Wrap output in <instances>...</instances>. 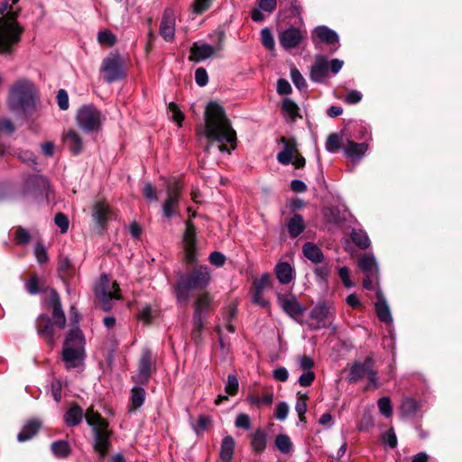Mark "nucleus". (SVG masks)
<instances>
[{"label":"nucleus","mask_w":462,"mask_h":462,"mask_svg":"<svg viewBox=\"0 0 462 462\" xmlns=\"http://www.w3.org/2000/svg\"><path fill=\"white\" fill-rule=\"evenodd\" d=\"M205 135L208 144L205 152H208L217 142V148L220 152L230 154L236 147V133L232 128L225 111L217 103H208L205 113Z\"/></svg>","instance_id":"f257e3e1"},{"label":"nucleus","mask_w":462,"mask_h":462,"mask_svg":"<svg viewBox=\"0 0 462 462\" xmlns=\"http://www.w3.org/2000/svg\"><path fill=\"white\" fill-rule=\"evenodd\" d=\"M40 96L35 85L27 79L15 82L9 90L7 104L16 116L29 119L36 113Z\"/></svg>","instance_id":"f03ea898"},{"label":"nucleus","mask_w":462,"mask_h":462,"mask_svg":"<svg viewBox=\"0 0 462 462\" xmlns=\"http://www.w3.org/2000/svg\"><path fill=\"white\" fill-rule=\"evenodd\" d=\"M211 270L208 265L195 266L190 272L178 275L173 293L179 305H187L191 292L205 290L211 282Z\"/></svg>","instance_id":"7ed1b4c3"},{"label":"nucleus","mask_w":462,"mask_h":462,"mask_svg":"<svg viewBox=\"0 0 462 462\" xmlns=\"http://www.w3.org/2000/svg\"><path fill=\"white\" fill-rule=\"evenodd\" d=\"M85 339L79 328H71L66 335L62 346L61 360L69 371L82 370L86 358Z\"/></svg>","instance_id":"20e7f679"},{"label":"nucleus","mask_w":462,"mask_h":462,"mask_svg":"<svg viewBox=\"0 0 462 462\" xmlns=\"http://www.w3.org/2000/svg\"><path fill=\"white\" fill-rule=\"evenodd\" d=\"M85 419L93 431V448L100 457H105L111 447V431L108 423L92 408L88 409Z\"/></svg>","instance_id":"39448f33"},{"label":"nucleus","mask_w":462,"mask_h":462,"mask_svg":"<svg viewBox=\"0 0 462 462\" xmlns=\"http://www.w3.org/2000/svg\"><path fill=\"white\" fill-rule=\"evenodd\" d=\"M17 14L7 12L6 19L0 18V53L11 54L20 42L23 27L16 21Z\"/></svg>","instance_id":"423d86ee"},{"label":"nucleus","mask_w":462,"mask_h":462,"mask_svg":"<svg viewBox=\"0 0 462 462\" xmlns=\"http://www.w3.org/2000/svg\"><path fill=\"white\" fill-rule=\"evenodd\" d=\"M76 121L79 129L89 134L101 130L106 116L94 105L88 104L79 108Z\"/></svg>","instance_id":"0eeeda50"},{"label":"nucleus","mask_w":462,"mask_h":462,"mask_svg":"<svg viewBox=\"0 0 462 462\" xmlns=\"http://www.w3.org/2000/svg\"><path fill=\"white\" fill-rule=\"evenodd\" d=\"M119 287L116 282L111 284L109 276L106 273L100 275L95 288V296L98 300L100 308L108 312L113 309V300L119 299Z\"/></svg>","instance_id":"6e6552de"},{"label":"nucleus","mask_w":462,"mask_h":462,"mask_svg":"<svg viewBox=\"0 0 462 462\" xmlns=\"http://www.w3.org/2000/svg\"><path fill=\"white\" fill-rule=\"evenodd\" d=\"M182 184L179 180L166 181V198L162 203V217L171 218L179 215Z\"/></svg>","instance_id":"1a4fd4ad"},{"label":"nucleus","mask_w":462,"mask_h":462,"mask_svg":"<svg viewBox=\"0 0 462 462\" xmlns=\"http://www.w3.org/2000/svg\"><path fill=\"white\" fill-rule=\"evenodd\" d=\"M101 71L105 73L104 79L108 84L125 79V59L118 53L106 57L102 61Z\"/></svg>","instance_id":"9d476101"},{"label":"nucleus","mask_w":462,"mask_h":462,"mask_svg":"<svg viewBox=\"0 0 462 462\" xmlns=\"http://www.w3.org/2000/svg\"><path fill=\"white\" fill-rule=\"evenodd\" d=\"M24 188L25 192L36 200L49 203L51 189L47 178L41 175L30 176L25 180Z\"/></svg>","instance_id":"9b49d317"},{"label":"nucleus","mask_w":462,"mask_h":462,"mask_svg":"<svg viewBox=\"0 0 462 462\" xmlns=\"http://www.w3.org/2000/svg\"><path fill=\"white\" fill-rule=\"evenodd\" d=\"M336 308L332 302L319 301L310 311V318L316 321V324H309L312 330H318L328 327V320L334 319Z\"/></svg>","instance_id":"f8f14e48"},{"label":"nucleus","mask_w":462,"mask_h":462,"mask_svg":"<svg viewBox=\"0 0 462 462\" xmlns=\"http://www.w3.org/2000/svg\"><path fill=\"white\" fill-rule=\"evenodd\" d=\"M196 227L190 221H186V229L183 234L182 242L184 249V259L193 264L198 262Z\"/></svg>","instance_id":"ddd939ff"},{"label":"nucleus","mask_w":462,"mask_h":462,"mask_svg":"<svg viewBox=\"0 0 462 462\" xmlns=\"http://www.w3.org/2000/svg\"><path fill=\"white\" fill-rule=\"evenodd\" d=\"M306 31L291 26L279 32V42L284 50L297 48L306 37Z\"/></svg>","instance_id":"4468645a"},{"label":"nucleus","mask_w":462,"mask_h":462,"mask_svg":"<svg viewBox=\"0 0 462 462\" xmlns=\"http://www.w3.org/2000/svg\"><path fill=\"white\" fill-rule=\"evenodd\" d=\"M152 352L146 349L143 352L138 364V373L133 376V380L140 385L148 383L152 375Z\"/></svg>","instance_id":"2eb2a0df"},{"label":"nucleus","mask_w":462,"mask_h":462,"mask_svg":"<svg viewBox=\"0 0 462 462\" xmlns=\"http://www.w3.org/2000/svg\"><path fill=\"white\" fill-rule=\"evenodd\" d=\"M53 325L51 319L47 314H41L36 319L37 334L51 347L55 344Z\"/></svg>","instance_id":"dca6fc26"},{"label":"nucleus","mask_w":462,"mask_h":462,"mask_svg":"<svg viewBox=\"0 0 462 462\" xmlns=\"http://www.w3.org/2000/svg\"><path fill=\"white\" fill-rule=\"evenodd\" d=\"M175 14L172 9L166 8L162 14L159 33L167 42H171L175 38Z\"/></svg>","instance_id":"f3484780"},{"label":"nucleus","mask_w":462,"mask_h":462,"mask_svg":"<svg viewBox=\"0 0 462 462\" xmlns=\"http://www.w3.org/2000/svg\"><path fill=\"white\" fill-rule=\"evenodd\" d=\"M278 302L282 310L291 318L299 321V318L303 314L304 308L299 302L295 296L278 295Z\"/></svg>","instance_id":"a211bd4d"},{"label":"nucleus","mask_w":462,"mask_h":462,"mask_svg":"<svg viewBox=\"0 0 462 462\" xmlns=\"http://www.w3.org/2000/svg\"><path fill=\"white\" fill-rule=\"evenodd\" d=\"M211 298L208 292H204L198 296L194 302V313L192 317V322L196 323L197 326H200L201 320H205L207 314L210 310Z\"/></svg>","instance_id":"6ab92c4d"},{"label":"nucleus","mask_w":462,"mask_h":462,"mask_svg":"<svg viewBox=\"0 0 462 462\" xmlns=\"http://www.w3.org/2000/svg\"><path fill=\"white\" fill-rule=\"evenodd\" d=\"M49 303L52 307V323L58 328L63 329L66 325V317L61 307L60 295L55 290L51 291Z\"/></svg>","instance_id":"aec40b11"},{"label":"nucleus","mask_w":462,"mask_h":462,"mask_svg":"<svg viewBox=\"0 0 462 462\" xmlns=\"http://www.w3.org/2000/svg\"><path fill=\"white\" fill-rule=\"evenodd\" d=\"M317 40H319L321 42H324L328 45H336L338 48L339 37L338 34L332 29L328 28L326 25L317 26L313 31L312 41L315 46L317 47Z\"/></svg>","instance_id":"412c9836"},{"label":"nucleus","mask_w":462,"mask_h":462,"mask_svg":"<svg viewBox=\"0 0 462 462\" xmlns=\"http://www.w3.org/2000/svg\"><path fill=\"white\" fill-rule=\"evenodd\" d=\"M373 366L374 359L372 356H366L364 362H355L350 368L347 382L353 383L361 380Z\"/></svg>","instance_id":"4be33fe9"},{"label":"nucleus","mask_w":462,"mask_h":462,"mask_svg":"<svg viewBox=\"0 0 462 462\" xmlns=\"http://www.w3.org/2000/svg\"><path fill=\"white\" fill-rule=\"evenodd\" d=\"M283 149L277 154V161L282 165H289L297 153V143L295 138L282 137L280 140Z\"/></svg>","instance_id":"5701e85b"},{"label":"nucleus","mask_w":462,"mask_h":462,"mask_svg":"<svg viewBox=\"0 0 462 462\" xmlns=\"http://www.w3.org/2000/svg\"><path fill=\"white\" fill-rule=\"evenodd\" d=\"M328 62L326 57L317 55L310 69V79L316 83H322L328 76Z\"/></svg>","instance_id":"b1692460"},{"label":"nucleus","mask_w":462,"mask_h":462,"mask_svg":"<svg viewBox=\"0 0 462 462\" xmlns=\"http://www.w3.org/2000/svg\"><path fill=\"white\" fill-rule=\"evenodd\" d=\"M376 302L374 303V309L378 319L386 324H392L393 319L392 313L387 303L385 297L380 290L375 292Z\"/></svg>","instance_id":"393cba45"},{"label":"nucleus","mask_w":462,"mask_h":462,"mask_svg":"<svg viewBox=\"0 0 462 462\" xmlns=\"http://www.w3.org/2000/svg\"><path fill=\"white\" fill-rule=\"evenodd\" d=\"M216 49L208 43L195 42L190 48V60L194 61L205 60L214 55Z\"/></svg>","instance_id":"a878e982"},{"label":"nucleus","mask_w":462,"mask_h":462,"mask_svg":"<svg viewBox=\"0 0 462 462\" xmlns=\"http://www.w3.org/2000/svg\"><path fill=\"white\" fill-rule=\"evenodd\" d=\"M358 268L365 273V275L379 274V267L377 261L373 254H366L358 259Z\"/></svg>","instance_id":"bb28decb"},{"label":"nucleus","mask_w":462,"mask_h":462,"mask_svg":"<svg viewBox=\"0 0 462 462\" xmlns=\"http://www.w3.org/2000/svg\"><path fill=\"white\" fill-rule=\"evenodd\" d=\"M113 217L110 208L104 202H97L93 208L92 217L100 226H104Z\"/></svg>","instance_id":"cd10ccee"},{"label":"nucleus","mask_w":462,"mask_h":462,"mask_svg":"<svg viewBox=\"0 0 462 462\" xmlns=\"http://www.w3.org/2000/svg\"><path fill=\"white\" fill-rule=\"evenodd\" d=\"M368 150V144L365 143H356L347 139L346 146L344 148V153L352 161H360L363 155Z\"/></svg>","instance_id":"c85d7f7f"},{"label":"nucleus","mask_w":462,"mask_h":462,"mask_svg":"<svg viewBox=\"0 0 462 462\" xmlns=\"http://www.w3.org/2000/svg\"><path fill=\"white\" fill-rule=\"evenodd\" d=\"M42 426V422L39 420L32 419L28 420L22 428L21 431L17 435V440L19 442H25L30 440L33 436H35L40 428Z\"/></svg>","instance_id":"c756f323"},{"label":"nucleus","mask_w":462,"mask_h":462,"mask_svg":"<svg viewBox=\"0 0 462 462\" xmlns=\"http://www.w3.org/2000/svg\"><path fill=\"white\" fill-rule=\"evenodd\" d=\"M276 277L280 283L288 284L294 277V271L291 265L286 262H279L275 266Z\"/></svg>","instance_id":"7c9ffc66"},{"label":"nucleus","mask_w":462,"mask_h":462,"mask_svg":"<svg viewBox=\"0 0 462 462\" xmlns=\"http://www.w3.org/2000/svg\"><path fill=\"white\" fill-rule=\"evenodd\" d=\"M236 448V442L233 437L226 436L223 438L220 447L219 456L222 462H231Z\"/></svg>","instance_id":"2f4dec72"},{"label":"nucleus","mask_w":462,"mask_h":462,"mask_svg":"<svg viewBox=\"0 0 462 462\" xmlns=\"http://www.w3.org/2000/svg\"><path fill=\"white\" fill-rule=\"evenodd\" d=\"M287 228L291 238L298 237L305 229L303 217L300 214H294L288 219Z\"/></svg>","instance_id":"473e14b6"},{"label":"nucleus","mask_w":462,"mask_h":462,"mask_svg":"<svg viewBox=\"0 0 462 462\" xmlns=\"http://www.w3.org/2000/svg\"><path fill=\"white\" fill-rule=\"evenodd\" d=\"M302 252L304 256L314 263H319L324 259L322 251L314 243H305L302 247Z\"/></svg>","instance_id":"72a5a7b5"},{"label":"nucleus","mask_w":462,"mask_h":462,"mask_svg":"<svg viewBox=\"0 0 462 462\" xmlns=\"http://www.w3.org/2000/svg\"><path fill=\"white\" fill-rule=\"evenodd\" d=\"M420 409V404L417 401L411 397L402 399L400 405V412L402 418H412L416 415Z\"/></svg>","instance_id":"f704fd0d"},{"label":"nucleus","mask_w":462,"mask_h":462,"mask_svg":"<svg viewBox=\"0 0 462 462\" xmlns=\"http://www.w3.org/2000/svg\"><path fill=\"white\" fill-rule=\"evenodd\" d=\"M83 418V410L79 405H73L64 414V422L68 427L79 425Z\"/></svg>","instance_id":"c9c22d12"},{"label":"nucleus","mask_w":462,"mask_h":462,"mask_svg":"<svg viewBox=\"0 0 462 462\" xmlns=\"http://www.w3.org/2000/svg\"><path fill=\"white\" fill-rule=\"evenodd\" d=\"M283 116L291 123L295 122L300 116L298 105L289 97H285L282 103Z\"/></svg>","instance_id":"e433bc0d"},{"label":"nucleus","mask_w":462,"mask_h":462,"mask_svg":"<svg viewBox=\"0 0 462 462\" xmlns=\"http://www.w3.org/2000/svg\"><path fill=\"white\" fill-rule=\"evenodd\" d=\"M267 436L263 430L258 429L252 436L251 446L256 453H262L266 447Z\"/></svg>","instance_id":"4c0bfd02"},{"label":"nucleus","mask_w":462,"mask_h":462,"mask_svg":"<svg viewBox=\"0 0 462 462\" xmlns=\"http://www.w3.org/2000/svg\"><path fill=\"white\" fill-rule=\"evenodd\" d=\"M65 140L74 154H79L82 151V139L74 130H69L65 135Z\"/></svg>","instance_id":"58836bf2"},{"label":"nucleus","mask_w":462,"mask_h":462,"mask_svg":"<svg viewBox=\"0 0 462 462\" xmlns=\"http://www.w3.org/2000/svg\"><path fill=\"white\" fill-rule=\"evenodd\" d=\"M350 236L353 243L360 249H366L371 245L368 235L362 229H353Z\"/></svg>","instance_id":"ea45409f"},{"label":"nucleus","mask_w":462,"mask_h":462,"mask_svg":"<svg viewBox=\"0 0 462 462\" xmlns=\"http://www.w3.org/2000/svg\"><path fill=\"white\" fill-rule=\"evenodd\" d=\"M51 450L58 458H65L71 453L69 444L66 440H56L51 443Z\"/></svg>","instance_id":"a19ab883"},{"label":"nucleus","mask_w":462,"mask_h":462,"mask_svg":"<svg viewBox=\"0 0 462 462\" xmlns=\"http://www.w3.org/2000/svg\"><path fill=\"white\" fill-rule=\"evenodd\" d=\"M59 272L64 277H71L75 273V266L67 255H60L59 258Z\"/></svg>","instance_id":"79ce46f5"},{"label":"nucleus","mask_w":462,"mask_h":462,"mask_svg":"<svg viewBox=\"0 0 462 462\" xmlns=\"http://www.w3.org/2000/svg\"><path fill=\"white\" fill-rule=\"evenodd\" d=\"M145 397V390L142 386H134L131 391L132 408L130 411L140 408L144 403Z\"/></svg>","instance_id":"37998d69"},{"label":"nucleus","mask_w":462,"mask_h":462,"mask_svg":"<svg viewBox=\"0 0 462 462\" xmlns=\"http://www.w3.org/2000/svg\"><path fill=\"white\" fill-rule=\"evenodd\" d=\"M274 443L276 448L282 454H289L292 451V442L286 434H278Z\"/></svg>","instance_id":"c03bdc74"},{"label":"nucleus","mask_w":462,"mask_h":462,"mask_svg":"<svg viewBox=\"0 0 462 462\" xmlns=\"http://www.w3.org/2000/svg\"><path fill=\"white\" fill-rule=\"evenodd\" d=\"M342 136L338 134H330L326 142V150L330 153H335L341 149Z\"/></svg>","instance_id":"a18cd8bd"},{"label":"nucleus","mask_w":462,"mask_h":462,"mask_svg":"<svg viewBox=\"0 0 462 462\" xmlns=\"http://www.w3.org/2000/svg\"><path fill=\"white\" fill-rule=\"evenodd\" d=\"M377 406L383 417L390 418L393 415V405L390 397L383 396L378 399Z\"/></svg>","instance_id":"49530a36"},{"label":"nucleus","mask_w":462,"mask_h":462,"mask_svg":"<svg viewBox=\"0 0 462 462\" xmlns=\"http://www.w3.org/2000/svg\"><path fill=\"white\" fill-rule=\"evenodd\" d=\"M212 3L213 0H194L190 9L194 14L200 15L211 7Z\"/></svg>","instance_id":"de8ad7c7"},{"label":"nucleus","mask_w":462,"mask_h":462,"mask_svg":"<svg viewBox=\"0 0 462 462\" xmlns=\"http://www.w3.org/2000/svg\"><path fill=\"white\" fill-rule=\"evenodd\" d=\"M116 36L109 30H102L97 33V41L100 44L111 47L116 42Z\"/></svg>","instance_id":"09e8293b"},{"label":"nucleus","mask_w":462,"mask_h":462,"mask_svg":"<svg viewBox=\"0 0 462 462\" xmlns=\"http://www.w3.org/2000/svg\"><path fill=\"white\" fill-rule=\"evenodd\" d=\"M239 388L238 378L236 374H230L227 375V380L225 385V391L229 395H235L237 393Z\"/></svg>","instance_id":"8fccbe9b"},{"label":"nucleus","mask_w":462,"mask_h":462,"mask_svg":"<svg viewBox=\"0 0 462 462\" xmlns=\"http://www.w3.org/2000/svg\"><path fill=\"white\" fill-rule=\"evenodd\" d=\"M381 439L384 445H387L391 448L397 447V437L393 428L383 432L381 436Z\"/></svg>","instance_id":"3c124183"},{"label":"nucleus","mask_w":462,"mask_h":462,"mask_svg":"<svg viewBox=\"0 0 462 462\" xmlns=\"http://www.w3.org/2000/svg\"><path fill=\"white\" fill-rule=\"evenodd\" d=\"M291 79L298 89L302 90L307 88L305 79L298 69L294 68L291 69Z\"/></svg>","instance_id":"603ef678"},{"label":"nucleus","mask_w":462,"mask_h":462,"mask_svg":"<svg viewBox=\"0 0 462 462\" xmlns=\"http://www.w3.org/2000/svg\"><path fill=\"white\" fill-rule=\"evenodd\" d=\"M30 239L31 236L25 228L22 226L17 227L14 233V240L17 245H25L30 242Z\"/></svg>","instance_id":"864d4df0"},{"label":"nucleus","mask_w":462,"mask_h":462,"mask_svg":"<svg viewBox=\"0 0 462 462\" xmlns=\"http://www.w3.org/2000/svg\"><path fill=\"white\" fill-rule=\"evenodd\" d=\"M299 398L295 404V411L300 416V420L303 421L304 417L303 415L307 411V404H306V399L308 398L307 394L300 395V393H298Z\"/></svg>","instance_id":"5fc2aeb1"},{"label":"nucleus","mask_w":462,"mask_h":462,"mask_svg":"<svg viewBox=\"0 0 462 462\" xmlns=\"http://www.w3.org/2000/svg\"><path fill=\"white\" fill-rule=\"evenodd\" d=\"M261 36L263 45L268 50H273L275 43L271 31L268 28H263L261 31Z\"/></svg>","instance_id":"6e6d98bb"},{"label":"nucleus","mask_w":462,"mask_h":462,"mask_svg":"<svg viewBox=\"0 0 462 462\" xmlns=\"http://www.w3.org/2000/svg\"><path fill=\"white\" fill-rule=\"evenodd\" d=\"M54 222L57 226L60 227L61 234H65L68 231L69 222L68 217L65 214L57 213L54 217Z\"/></svg>","instance_id":"4d7b16f0"},{"label":"nucleus","mask_w":462,"mask_h":462,"mask_svg":"<svg viewBox=\"0 0 462 462\" xmlns=\"http://www.w3.org/2000/svg\"><path fill=\"white\" fill-rule=\"evenodd\" d=\"M226 260V258L225 254L218 251L212 252L208 256L209 263L217 268L222 267L225 264Z\"/></svg>","instance_id":"13d9d810"},{"label":"nucleus","mask_w":462,"mask_h":462,"mask_svg":"<svg viewBox=\"0 0 462 462\" xmlns=\"http://www.w3.org/2000/svg\"><path fill=\"white\" fill-rule=\"evenodd\" d=\"M326 216L334 224H340L345 220V217L341 216L340 210L337 207L328 208Z\"/></svg>","instance_id":"bf43d9fd"},{"label":"nucleus","mask_w":462,"mask_h":462,"mask_svg":"<svg viewBox=\"0 0 462 462\" xmlns=\"http://www.w3.org/2000/svg\"><path fill=\"white\" fill-rule=\"evenodd\" d=\"M338 276L346 288L350 289L354 287V282L351 281L350 278V271L346 266L339 268Z\"/></svg>","instance_id":"052dcab7"},{"label":"nucleus","mask_w":462,"mask_h":462,"mask_svg":"<svg viewBox=\"0 0 462 462\" xmlns=\"http://www.w3.org/2000/svg\"><path fill=\"white\" fill-rule=\"evenodd\" d=\"M168 109L171 114V116L172 120L177 122L180 125L181 122L184 120V115L180 111L179 106L175 103L171 102L168 105Z\"/></svg>","instance_id":"680f3d73"},{"label":"nucleus","mask_w":462,"mask_h":462,"mask_svg":"<svg viewBox=\"0 0 462 462\" xmlns=\"http://www.w3.org/2000/svg\"><path fill=\"white\" fill-rule=\"evenodd\" d=\"M195 81L198 86L204 87L208 82V72L204 68H198L195 71Z\"/></svg>","instance_id":"e2e57ef3"},{"label":"nucleus","mask_w":462,"mask_h":462,"mask_svg":"<svg viewBox=\"0 0 462 462\" xmlns=\"http://www.w3.org/2000/svg\"><path fill=\"white\" fill-rule=\"evenodd\" d=\"M235 425L238 429L249 430L251 428V420L247 414L240 413L237 415Z\"/></svg>","instance_id":"0e129e2a"},{"label":"nucleus","mask_w":462,"mask_h":462,"mask_svg":"<svg viewBox=\"0 0 462 462\" xmlns=\"http://www.w3.org/2000/svg\"><path fill=\"white\" fill-rule=\"evenodd\" d=\"M289 412V406L285 402H280L275 409V417L277 420L282 421L284 420Z\"/></svg>","instance_id":"69168bd1"},{"label":"nucleus","mask_w":462,"mask_h":462,"mask_svg":"<svg viewBox=\"0 0 462 462\" xmlns=\"http://www.w3.org/2000/svg\"><path fill=\"white\" fill-rule=\"evenodd\" d=\"M34 254L39 263H44L48 261L46 249L40 243H37L34 246Z\"/></svg>","instance_id":"338daca9"},{"label":"nucleus","mask_w":462,"mask_h":462,"mask_svg":"<svg viewBox=\"0 0 462 462\" xmlns=\"http://www.w3.org/2000/svg\"><path fill=\"white\" fill-rule=\"evenodd\" d=\"M57 102L60 110H67L69 108V96L65 89L58 91Z\"/></svg>","instance_id":"774afa93"}]
</instances>
